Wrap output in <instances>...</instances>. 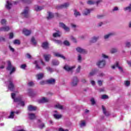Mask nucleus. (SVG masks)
Returning <instances> with one entry per match:
<instances>
[{
  "mask_svg": "<svg viewBox=\"0 0 131 131\" xmlns=\"http://www.w3.org/2000/svg\"><path fill=\"white\" fill-rule=\"evenodd\" d=\"M48 102H50V99L46 97H43L38 100V103H48Z\"/></svg>",
  "mask_w": 131,
  "mask_h": 131,
  "instance_id": "obj_10",
  "label": "nucleus"
},
{
  "mask_svg": "<svg viewBox=\"0 0 131 131\" xmlns=\"http://www.w3.org/2000/svg\"><path fill=\"white\" fill-rule=\"evenodd\" d=\"M42 48L45 50L49 49V43L47 42H44L42 43Z\"/></svg>",
  "mask_w": 131,
  "mask_h": 131,
  "instance_id": "obj_19",
  "label": "nucleus"
},
{
  "mask_svg": "<svg viewBox=\"0 0 131 131\" xmlns=\"http://www.w3.org/2000/svg\"><path fill=\"white\" fill-rule=\"evenodd\" d=\"M21 15L23 17L28 18V17L29 16V8H28V7H26L24 12H22Z\"/></svg>",
  "mask_w": 131,
  "mask_h": 131,
  "instance_id": "obj_6",
  "label": "nucleus"
},
{
  "mask_svg": "<svg viewBox=\"0 0 131 131\" xmlns=\"http://www.w3.org/2000/svg\"><path fill=\"white\" fill-rule=\"evenodd\" d=\"M11 97L12 99H14V102H16L18 103V104L21 106L25 105V103H24V101H22V99H21V97H18L16 98H15V97H16V94H15V93H12Z\"/></svg>",
  "mask_w": 131,
  "mask_h": 131,
  "instance_id": "obj_3",
  "label": "nucleus"
},
{
  "mask_svg": "<svg viewBox=\"0 0 131 131\" xmlns=\"http://www.w3.org/2000/svg\"><path fill=\"white\" fill-rule=\"evenodd\" d=\"M97 72H98V70L97 69L93 70L90 72L89 76H94V75H95Z\"/></svg>",
  "mask_w": 131,
  "mask_h": 131,
  "instance_id": "obj_27",
  "label": "nucleus"
},
{
  "mask_svg": "<svg viewBox=\"0 0 131 131\" xmlns=\"http://www.w3.org/2000/svg\"><path fill=\"white\" fill-rule=\"evenodd\" d=\"M43 73H39L37 75H36V77H37V79H38V80H39L40 79H42V78H43Z\"/></svg>",
  "mask_w": 131,
  "mask_h": 131,
  "instance_id": "obj_17",
  "label": "nucleus"
},
{
  "mask_svg": "<svg viewBox=\"0 0 131 131\" xmlns=\"http://www.w3.org/2000/svg\"><path fill=\"white\" fill-rule=\"evenodd\" d=\"M130 82H129V81H126L125 82H124V84H125V85H126V86H128V85H129V84H130Z\"/></svg>",
  "mask_w": 131,
  "mask_h": 131,
  "instance_id": "obj_58",
  "label": "nucleus"
},
{
  "mask_svg": "<svg viewBox=\"0 0 131 131\" xmlns=\"http://www.w3.org/2000/svg\"><path fill=\"white\" fill-rule=\"evenodd\" d=\"M13 4L12 3L10 2L9 1H7V4L6 5V8L8 10H10L11 8H12Z\"/></svg>",
  "mask_w": 131,
  "mask_h": 131,
  "instance_id": "obj_23",
  "label": "nucleus"
},
{
  "mask_svg": "<svg viewBox=\"0 0 131 131\" xmlns=\"http://www.w3.org/2000/svg\"><path fill=\"white\" fill-rule=\"evenodd\" d=\"M39 127L40 128H43V127H45V124L42 123L40 125H39Z\"/></svg>",
  "mask_w": 131,
  "mask_h": 131,
  "instance_id": "obj_63",
  "label": "nucleus"
},
{
  "mask_svg": "<svg viewBox=\"0 0 131 131\" xmlns=\"http://www.w3.org/2000/svg\"><path fill=\"white\" fill-rule=\"evenodd\" d=\"M52 63L54 66H57L58 65H59V64H60V62H59V61L57 60L54 59L52 60Z\"/></svg>",
  "mask_w": 131,
  "mask_h": 131,
  "instance_id": "obj_29",
  "label": "nucleus"
},
{
  "mask_svg": "<svg viewBox=\"0 0 131 131\" xmlns=\"http://www.w3.org/2000/svg\"><path fill=\"white\" fill-rule=\"evenodd\" d=\"M39 83L41 85H43L47 84V81L42 80V81H40Z\"/></svg>",
  "mask_w": 131,
  "mask_h": 131,
  "instance_id": "obj_51",
  "label": "nucleus"
},
{
  "mask_svg": "<svg viewBox=\"0 0 131 131\" xmlns=\"http://www.w3.org/2000/svg\"><path fill=\"white\" fill-rule=\"evenodd\" d=\"M116 67L118 68L120 72H123V69L121 67H120V66H119V62H117L116 63H115V64L112 67V68L113 69H115Z\"/></svg>",
  "mask_w": 131,
  "mask_h": 131,
  "instance_id": "obj_8",
  "label": "nucleus"
},
{
  "mask_svg": "<svg viewBox=\"0 0 131 131\" xmlns=\"http://www.w3.org/2000/svg\"><path fill=\"white\" fill-rule=\"evenodd\" d=\"M1 24L2 25H6V24H7V20L5 19H3L1 21Z\"/></svg>",
  "mask_w": 131,
  "mask_h": 131,
  "instance_id": "obj_40",
  "label": "nucleus"
},
{
  "mask_svg": "<svg viewBox=\"0 0 131 131\" xmlns=\"http://www.w3.org/2000/svg\"><path fill=\"white\" fill-rule=\"evenodd\" d=\"M91 11H92L91 9H85L83 13V15H84V16H88V15L91 13Z\"/></svg>",
  "mask_w": 131,
  "mask_h": 131,
  "instance_id": "obj_30",
  "label": "nucleus"
},
{
  "mask_svg": "<svg viewBox=\"0 0 131 131\" xmlns=\"http://www.w3.org/2000/svg\"><path fill=\"white\" fill-rule=\"evenodd\" d=\"M28 85L29 86H33V85H34V82H33V81H31L28 83Z\"/></svg>",
  "mask_w": 131,
  "mask_h": 131,
  "instance_id": "obj_54",
  "label": "nucleus"
},
{
  "mask_svg": "<svg viewBox=\"0 0 131 131\" xmlns=\"http://www.w3.org/2000/svg\"><path fill=\"white\" fill-rule=\"evenodd\" d=\"M59 27H61L66 32H69L70 31V28L67 27L64 23H59Z\"/></svg>",
  "mask_w": 131,
  "mask_h": 131,
  "instance_id": "obj_7",
  "label": "nucleus"
},
{
  "mask_svg": "<svg viewBox=\"0 0 131 131\" xmlns=\"http://www.w3.org/2000/svg\"><path fill=\"white\" fill-rule=\"evenodd\" d=\"M98 76H99L100 77H103V76H105V74L102 72H100L98 74Z\"/></svg>",
  "mask_w": 131,
  "mask_h": 131,
  "instance_id": "obj_52",
  "label": "nucleus"
},
{
  "mask_svg": "<svg viewBox=\"0 0 131 131\" xmlns=\"http://www.w3.org/2000/svg\"><path fill=\"white\" fill-rule=\"evenodd\" d=\"M31 42H32L33 45H36V40L34 39V37H32L31 40Z\"/></svg>",
  "mask_w": 131,
  "mask_h": 131,
  "instance_id": "obj_43",
  "label": "nucleus"
},
{
  "mask_svg": "<svg viewBox=\"0 0 131 131\" xmlns=\"http://www.w3.org/2000/svg\"><path fill=\"white\" fill-rule=\"evenodd\" d=\"M34 64H35V65H36V68L37 69H41V68H40V67H39L38 66V64H37V61H34Z\"/></svg>",
  "mask_w": 131,
  "mask_h": 131,
  "instance_id": "obj_47",
  "label": "nucleus"
},
{
  "mask_svg": "<svg viewBox=\"0 0 131 131\" xmlns=\"http://www.w3.org/2000/svg\"><path fill=\"white\" fill-rule=\"evenodd\" d=\"M130 46H131V44L129 42H127L126 43V47H127V48H130Z\"/></svg>",
  "mask_w": 131,
  "mask_h": 131,
  "instance_id": "obj_59",
  "label": "nucleus"
},
{
  "mask_svg": "<svg viewBox=\"0 0 131 131\" xmlns=\"http://www.w3.org/2000/svg\"><path fill=\"white\" fill-rule=\"evenodd\" d=\"M28 111H35L36 110V107L30 105L28 106Z\"/></svg>",
  "mask_w": 131,
  "mask_h": 131,
  "instance_id": "obj_16",
  "label": "nucleus"
},
{
  "mask_svg": "<svg viewBox=\"0 0 131 131\" xmlns=\"http://www.w3.org/2000/svg\"><path fill=\"white\" fill-rule=\"evenodd\" d=\"M79 79L76 76H74L72 78L71 81L70 83V85L71 88H76L78 85Z\"/></svg>",
  "mask_w": 131,
  "mask_h": 131,
  "instance_id": "obj_1",
  "label": "nucleus"
},
{
  "mask_svg": "<svg viewBox=\"0 0 131 131\" xmlns=\"http://www.w3.org/2000/svg\"><path fill=\"white\" fill-rule=\"evenodd\" d=\"M10 30V27L9 26H6L0 28V31H9Z\"/></svg>",
  "mask_w": 131,
  "mask_h": 131,
  "instance_id": "obj_24",
  "label": "nucleus"
},
{
  "mask_svg": "<svg viewBox=\"0 0 131 131\" xmlns=\"http://www.w3.org/2000/svg\"><path fill=\"white\" fill-rule=\"evenodd\" d=\"M54 55L55 56V57H58L59 58H61L62 59H63V60H65V59H66L65 56H63L61 54H60V53H54Z\"/></svg>",
  "mask_w": 131,
  "mask_h": 131,
  "instance_id": "obj_20",
  "label": "nucleus"
},
{
  "mask_svg": "<svg viewBox=\"0 0 131 131\" xmlns=\"http://www.w3.org/2000/svg\"><path fill=\"white\" fill-rule=\"evenodd\" d=\"M102 111L104 115H105L106 116H109V115H110V113L106 111V108H105V106H104V105H102Z\"/></svg>",
  "mask_w": 131,
  "mask_h": 131,
  "instance_id": "obj_18",
  "label": "nucleus"
},
{
  "mask_svg": "<svg viewBox=\"0 0 131 131\" xmlns=\"http://www.w3.org/2000/svg\"><path fill=\"white\" fill-rule=\"evenodd\" d=\"M78 61L80 63L81 61H82V57H81V55L80 54L78 55V58H77Z\"/></svg>",
  "mask_w": 131,
  "mask_h": 131,
  "instance_id": "obj_39",
  "label": "nucleus"
},
{
  "mask_svg": "<svg viewBox=\"0 0 131 131\" xmlns=\"http://www.w3.org/2000/svg\"><path fill=\"white\" fill-rule=\"evenodd\" d=\"M44 59L46 62H49L50 61V59H51V55L50 54H46L43 56Z\"/></svg>",
  "mask_w": 131,
  "mask_h": 131,
  "instance_id": "obj_26",
  "label": "nucleus"
},
{
  "mask_svg": "<svg viewBox=\"0 0 131 131\" xmlns=\"http://www.w3.org/2000/svg\"><path fill=\"white\" fill-rule=\"evenodd\" d=\"M69 3H66L58 7V9H65L69 7Z\"/></svg>",
  "mask_w": 131,
  "mask_h": 131,
  "instance_id": "obj_12",
  "label": "nucleus"
},
{
  "mask_svg": "<svg viewBox=\"0 0 131 131\" xmlns=\"http://www.w3.org/2000/svg\"><path fill=\"white\" fill-rule=\"evenodd\" d=\"M59 131H69L68 129H64L63 128H59L58 129Z\"/></svg>",
  "mask_w": 131,
  "mask_h": 131,
  "instance_id": "obj_64",
  "label": "nucleus"
},
{
  "mask_svg": "<svg viewBox=\"0 0 131 131\" xmlns=\"http://www.w3.org/2000/svg\"><path fill=\"white\" fill-rule=\"evenodd\" d=\"M23 32L24 34H25V35L28 36V35H30V34L31 33V31L28 30L26 29H24L23 30Z\"/></svg>",
  "mask_w": 131,
  "mask_h": 131,
  "instance_id": "obj_21",
  "label": "nucleus"
},
{
  "mask_svg": "<svg viewBox=\"0 0 131 131\" xmlns=\"http://www.w3.org/2000/svg\"><path fill=\"white\" fill-rule=\"evenodd\" d=\"M74 15L75 17H79L80 16H81V13L79 12V11H77V10H74Z\"/></svg>",
  "mask_w": 131,
  "mask_h": 131,
  "instance_id": "obj_28",
  "label": "nucleus"
},
{
  "mask_svg": "<svg viewBox=\"0 0 131 131\" xmlns=\"http://www.w3.org/2000/svg\"><path fill=\"white\" fill-rule=\"evenodd\" d=\"M100 58H101V59H109V56L102 53L101 55H100Z\"/></svg>",
  "mask_w": 131,
  "mask_h": 131,
  "instance_id": "obj_31",
  "label": "nucleus"
},
{
  "mask_svg": "<svg viewBox=\"0 0 131 131\" xmlns=\"http://www.w3.org/2000/svg\"><path fill=\"white\" fill-rule=\"evenodd\" d=\"M47 83L48 84H55L56 83V80L54 78H50L46 80Z\"/></svg>",
  "mask_w": 131,
  "mask_h": 131,
  "instance_id": "obj_9",
  "label": "nucleus"
},
{
  "mask_svg": "<svg viewBox=\"0 0 131 131\" xmlns=\"http://www.w3.org/2000/svg\"><path fill=\"white\" fill-rule=\"evenodd\" d=\"M102 2V0H97L95 2V4H96V5H99V4H101Z\"/></svg>",
  "mask_w": 131,
  "mask_h": 131,
  "instance_id": "obj_57",
  "label": "nucleus"
},
{
  "mask_svg": "<svg viewBox=\"0 0 131 131\" xmlns=\"http://www.w3.org/2000/svg\"><path fill=\"white\" fill-rule=\"evenodd\" d=\"M55 108H57L58 109H60L62 110L63 109V106L61 104L57 103L54 106Z\"/></svg>",
  "mask_w": 131,
  "mask_h": 131,
  "instance_id": "obj_32",
  "label": "nucleus"
},
{
  "mask_svg": "<svg viewBox=\"0 0 131 131\" xmlns=\"http://www.w3.org/2000/svg\"><path fill=\"white\" fill-rule=\"evenodd\" d=\"M54 17V14L52 13V12H48V16L47 17L48 20H50V19H52V18Z\"/></svg>",
  "mask_w": 131,
  "mask_h": 131,
  "instance_id": "obj_33",
  "label": "nucleus"
},
{
  "mask_svg": "<svg viewBox=\"0 0 131 131\" xmlns=\"http://www.w3.org/2000/svg\"><path fill=\"white\" fill-rule=\"evenodd\" d=\"M97 65L99 68H104L106 65V60L105 59H100L97 62Z\"/></svg>",
  "mask_w": 131,
  "mask_h": 131,
  "instance_id": "obj_5",
  "label": "nucleus"
},
{
  "mask_svg": "<svg viewBox=\"0 0 131 131\" xmlns=\"http://www.w3.org/2000/svg\"><path fill=\"white\" fill-rule=\"evenodd\" d=\"M53 116L54 118H56V119H60V118H61V117H62V115H58V114H54V115H53Z\"/></svg>",
  "mask_w": 131,
  "mask_h": 131,
  "instance_id": "obj_38",
  "label": "nucleus"
},
{
  "mask_svg": "<svg viewBox=\"0 0 131 131\" xmlns=\"http://www.w3.org/2000/svg\"><path fill=\"white\" fill-rule=\"evenodd\" d=\"M14 37V34L13 33H10L9 34V38L12 39Z\"/></svg>",
  "mask_w": 131,
  "mask_h": 131,
  "instance_id": "obj_60",
  "label": "nucleus"
},
{
  "mask_svg": "<svg viewBox=\"0 0 131 131\" xmlns=\"http://www.w3.org/2000/svg\"><path fill=\"white\" fill-rule=\"evenodd\" d=\"M74 68H75V66L69 67V66H65L64 67V69L68 72L71 71L72 69H74Z\"/></svg>",
  "mask_w": 131,
  "mask_h": 131,
  "instance_id": "obj_13",
  "label": "nucleus"
},
{
  "mask_svg": "<svg viewBox=\"0 0 131 131\" xmlns=\"http://www.w3.org/2000/svg\"><path fill=\"white\" fill-rule=\"evenodd\" d=\"M111 53H112V54H114V53H116V52H117V49H113L111 50Z\"/></svg>",
  "mask_w": 131,
  "mask_h": 131,
  "instance_id": "obj_56",
  "label": "nucleus"
},
{
  "mask_svg": "<svg viewBox=\"0 0 131 131\" xmlns=\"http://www.w3.org/2000/svg\"><path fill=\"white\" fill-rule=\"evenodd\" d=\"M103 24L104 23H103V22H100L97 24V26L98 27H101V26H102Z\"/></svg>",
  "mask_w": 131,
  "mask_h": 131,
  "instance_id": "obj_61",
  "label": "nucleus"
},
{
  "mask_svg": "<svg viewBox=\"0 0 131 131\" xmlns=\"http://www.w3.org/2000/svg\"><path fill=\"white\" fill-rule=\"evenodd\" d=\"M53 37H60V36H61V35L60 34V32L59 31H57V33H53Z\"/></svg>",
  "mask_w": 131,
  "mask_h": 131,
  "instance_id": "obj_35",
  "label": "nucleus"
},
{
  "mask_svg": "<svg viewBox=\"0 0 131 131\" xmlns=\"http://www.w3.org/2000/svg\"><path fill=\"white\" fill-rule=\"evenodd\" d=\"M90 101L92 105H95V104H96V101H95V99H94V98H91Z\"/></svg>",
  "mask_w": 131,
  "mask_h": 131,
  "instance_id": "obj_50",
  "label": "nucleus"
},
{
  "mask_svg": "<svg viewBox=\"0 0 131 131\" xmlns=\"http://www.w3.org/2000/svg\"><path fill=\"white\" fill-rule=\"evenodd\" d=\"M6 83L8 84V89L11 91V92H13L15 89V84L13 82V80L10 79L9 81Z\"/></svg>",
  "mask_w": 131,
  "mask_h": 131,
  "instance_id": "obj_4",
  "label": "nucleus"
},
{
  "mask_svg": "<svg viewBox=\"0 0 131 131\" xmlns=\"http://www.w3.org/2000/svg\"><path fill=\"white\" fill-rule=\"evenodd\" d=\"M13 43L14 45H19L20 44V40L18 39H16L14 41Z\"/></svg>",
  "mask_w": 131,
  "mask_h": 131,
  "instance_id": "obj_46",
  "label": "nucleus"
},
{
  "mask_svg": "<svg viewBox=\"0 0 131 131\" xmlns=\"http://www.w3.org/2000/svg\"><path fill=\"white\" fill-rule=\"evenodd\" d=\"M76 51L78 52V53H81L82 54H84V53H85V50L80 48V47H77L76 48Z\"/></svg>",
  "mask_w": 131,
  "mask_h": 131,
  "instance_id": "obj_22",
  "label": "nucleus"
},
{
  "mask_svg": "<svg viewBox=\"0 0 131 131\" xmlns=\"http://www.w3.org/2000/svg\"><path fill=\"white\" fill-rule=\"evenodd\" d=\"M63 45H64L65 46H70V43H69V41H68V40H65L63 42Z\"/></svg>",
  "mask_w": 131,
  "mask_h": 131,
  "instance_id": "obj_48",
  "label": "nucleus"
},
{
  "mask_svg": "<svg viewBox=\"0 0 131 131\" xmlns=\"http://www.w3.org/2000/svg\"><path fill=\"white\" fill-rule=\"evenodd\" d=\"M43 9V6H38L37 5L35 6V11H36V12H39V11H41Z\"/></svg>",
  "mask_w": 131,
  "mask_h": 131,
  "instance_id": "obj_25",
  "label": "nucleus"
},
{
  "mask_svg": "<svg viewBox=\"0 0 131 131\" xmlns=\"http://www.w3.org/2000/svg\"><path fill=\"white\" fill-rule=\"evenodd\" d=\"M7 70L10 71V74H13L16 71V68L12 65V62L10 60L7 61Z\"/></svg>",
  "mask_w": 131,
  "mask_h": 131,
  "instance_id": "obj_2",
  "label": "nucleus"
},
{
  "mask_svg": "<svg viewBox=\"0 0 131 131\" xmlns=\"http://www.w3.org/2000/svg\"><path fill=\"white\" fill-rule=\"evenodd\" d=\"M114 32L109 33L107 34H106L104 36L103 38L104 39H108V38H110V37H111V36H113L114 35Z\"/></svg>",
  "mask_w": 131,
  "mask_h": 131,
  "instance_id": "obj_15",
  "label": "nucleus"
},
{
  "mask_svg": "<svg viewBox=\"0 0 131 131\" xmlns=\"http://www.w3.org/2000/svg\"><path fill=\"white\" fill-rule=\"evenodd\" d=\"M124 11H127L128 12H131V4L128 6L124 8Z\"/></svg>",
  "mask_w": 131,
  "mask_h": 131,
  "instance_id": "obj_34",
  "label": "nucleus"
},
{
  "mask_svg": "<svg viewBox=\"0 0 131 131\" xmlns=\"http://www.w3.org/2000/svg\"><path fill=\"white\" fill-rule=\"evenodd\" d=\"M80 69H81V67L80 66H78L77 69H76V72L78 73H79V72H80Z\"/></svg>",
  "mask_w": 131,
  "mask_h": 131,
  "instance_id": "obj_53",
  "label": "nucleus"
},
{
  "mask_svg": "<svg viewBox=\"0 0 131 131\" xmlns=\"http://www.w3.org/2000/svg\"><path fill=\"white\" fill-rule=\"evenodd\" d=\"M97 83L98 85H99L100 86H102V85H103V80H99L97 81Z\"/></svg>",
  "mask_w": 131,
  "mask_h": 131,
  "instance_id": "obj_42",
  "label": "nucleus"
},
{
  "mask_svg": "<svg viewBox=\"0 0 131 131\" xmlns=\"http://www.w3.org/2000/svg\"><path fill=\"white\" fill-rule=\"evenodd\" d=\"M71 26L72 28H76L77 27V26L73 23L71 24Z\"/></svg>",
  "mask_w": 131,
  "mask_h": 131,
  "instance_id": "obj_55",
  "label": "nucleus"
},
{
  "mask_svg": "<svg viewBox=\"0 0 131 131\" xmlns=\"http://www.w3.org/2000/svg\"><path fill=\"white\" fill-rule=\"evenodd\" d=\"M21 69H25L26 68V64H21L20 66Z\"/></svg>",
  "mask_w": 131,
  "mask_h": 131,
  "instance_id": "obj_62",
  "label": "nucleus"
},
{
  "mask_svg": "<svg viewBox=\"0 0 131 131\" xmlns=\"http://www.w3.org/2000/svg\"><path fill=\"white\" fill-rule=\"evenodd\" d=\"M28 116L29 119H31V120L35 119L36 118V116H35V114L32 113H29L28 114Z\"/></svg>",
  "mask_w": 131,
  "mask_h": 131,
  "instance_id": "obj_14",
  "label": "nucleus"
},
{
  "mask_svg": "<svg viewBox=\"0 0 131 131\" xmlns=\"http://www.w3.org/2000/svg\"><path fill=\"white\" fill-rule=\"evenodd\" d=\"M99 39V37L94 36L90 40V43H95Z\"/></svg>",
  "mask_w": 131,
  "mask_h": 131,
  "instance_id": "obj_11",
  "label": "nucleus"
},
{
  "mask_svg": "<svg viewBox=\"0 0 131 131\" xmlns=\"http://www.w3.org/2000/svg\"><path fill=\"white\" fill-rule=\"evenodd\" d=\"M46 69L47 71H49V72H50V73H52V72H54V69H53L50 67H46Z\"/></svg>",
  "mask_w": 131,
  "mask_h": 131,
  "instance_id": "obj_37",
  "label": "nucleus"
},
{
  "mask_svg": "<svg viewBox=\"0 0 131 131\" xmlns=\"http://www.w3.org/2000/svg\"><path fill=\"white\" fill-rule=\"evenodd\" d=\"M108 95H103L101 96V99H102V100H105L106 99H108Z\"/></svg>",
  "mask_w": 131,
  "mask_h": 131,
  "instance_id": "obj_44",
  "label": "nucleus"
},
{
  "mask_svg": "<svg viewBox=\"0 0 131 131\" xmlns=\"http://www.w3.org/2000/svg\"><path fill=\"white\" fill-rule=\"evenodd\" d=\"M54 42L57 45H62V41L59 40H54Z\"/></svg>",
  "mask_w": 131,
  "mask_h": 131,
  "instance_id": "obj_45",
  "label": "nucleus"
},
{
  "mask_svg": "<svg viewBox=\"0 0 131 131\" xmlns=\"http://www.w3.org/2000/svg\"><path fill=\"white\" fill-rule=\"evenodd\" d=\"M80 126L81 127H82L83 126H85V122L84 121H82L80 123Z\"/></svg>",
  "mask_w": 131,
  "mask_h": 131,
  "instance_id": "obj_49",
  "label": "nucleus"
},
{
  "mask_svg": "<svg viewBox=\"0 0 131 131\" xmlns=\"http://www.w3.org/2000/svg\"><path fill=\"white\" fill-rule=\"evenodd\" d=\"M14 114L15 112H11L9 117V118H14V116H15Z\"/></svg>",
  "mask_w": 131,
  "mask_h": 131,
  "instance_id": "obj_41",
  "label": "nucleus"
},
{
  "mask_svg": "<svg viewBox=\"0 0 131 131\" xmlns=\"http://www.w3.org/2000/svg\"><path fill=\"white\" fill-rule=\"evenodd\" d=\"M88 5H95L96 4V2L93 0H89L87 2Z\"/></svg>",
  "mask_w": 131,
  "mask_h": 131,
  "instance_id": "obj_36",
  "label": "nucleus"
}]
</instances>
